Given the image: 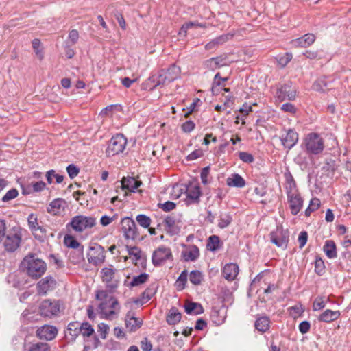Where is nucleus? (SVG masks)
I'll list each match as a JSON object with an SVG mask.
<instances>
[{
	"label": "nucleus",
	"instance_id": "338daca9",
	"mask_svg": "<svg viewBox=\"0 0 351 351\" xmlns=\"http://www.w3.org/2000/svg\"><path fill=\"white\" fill-rule=\"evenodd\" d=\"M280 109L285 112H289L292 114H295L297 110L295 106L291 103H286L282 104Z\"/></svg>",
	"mask_w": 351,
	"mask_h": 351
},
{
	"label": "nucleus",
	"instance_id": "2eb2a0df",
	"mask_svg": "<svg viewBox=\"0 0 351 351\" xmlns=\"http://www.w3.org/2000/svg\"><path fill=\"white\" fill-rule=\"evenodd\" d=\"M182 246L184 249L182 250L181 256L185 261L194 262L199 258L200 252L196 245L183 244Z\"/></svg>",
	"mask_w": 351,
	"mask_h": 351
},
{
	"label": "nucleus",
	"instance_id": "680f3d73",
	"mask_svg": "<svg viewBox=\"0 0 351 351\" xmlns=\"http://www.w3.org/2000/svg\"><path fill=\"white\" fill-rule=\"evenodd\" d=\"M226 80H227V78L221 77L220 76V73H217L215 75V77H214V81H213V87H212L213 93H215L216 86H219L221 85V82H225Z\"/></svg>",
	"mask_w": 351,
	"mask_h": 351
},
{
	"label": "nucleus",
	"instance_id": "1a4fd4ad",
	"mask_svg": "<svg viewBox=\"0 0 351 351\" xmlns=\"http://www.w3.org/2000/svg\"><path fill=\"white\" fill-rule=\"evenodd\" d=\"M270 240L272 243L278 247L286 249L289 240V232L282 227H277L276 229L269 234Z\"/></svg>",
	"mask_w": 351,
	"mask_h": 351
},
{
	"label": "nucleus",
	"instance_id": "0e129e2a",
	"mask_svg": "<svg viewBox=\"0 0 351 351\" xmlns=\"http://www.w3.org/2000/svg\"><path fill=\"white\" fill-rule=\"evenodd\" d=\"M176 204L170 201H167L164 204H158L159 208L165 212H169L176 208Z\"/></svg>",
	"mask_w": 351,
	"mask_h": 351
},
{
	"label": "nucleus",
	"instance_id": "f257e3e1",
	"mask_svg": "<svg viewBox=\"0 0 351 351\" xmlns=\"http://www.w3.org/2000/svg\"><path fill=\"white\" fill-rule=\"evenodd\" d=\"M96 299L100 301L98 311L101 318L111 320L118 316L120 311L119 302L114 296L108 294L107 291H97Z\"/></svg>",
	"mask_w": 351,
	"mask_h": 351
},
{
	"label": "nucleus",
	"instance_id": "2f4dec72",
	"mask_svg": "<svg viewBox=\"0 0 351 351\" xmlns=\"http://www.w3.org/2000/svg\"><path fill=\"white\" fill-rule=\"evenodd\" d=\"M232 37V35L230 34H223L213 39L211 41L205 45V49L206 50H211L218 47L220 45H223L228 40H229Z\"/></svg>",
	"mask_w": 351,
	"mask_h": 351
},
{
	"label": "nucleus",
	"instance_id": "412c9836",
	"mask_svg": "<svg viewBox=\"0 0 351 351\" xmlns=\"http://www.w3.org/2000/svg\"><path fill=\"white\" fill-rule=\"evenodd\" d=\"M125 326L130 332H134L141 328L143 320L134 317L133 312H128L125 319Z\"/></svg>",
	"mask_w": 351,
	"mask_h": 351
},
{
	"label": "nucleus",
	"instance_id": "dca6fc26",
	"mask_svg": "<svg viewBox=\"0 0 351 351\" xmlns=\"http://www.w3.org/2000/svg\"><path fill=\"white\" fill-rule=\"evenodd\" d=\"M56 286V280L51 276H46L37 283V292L39 295H44L49 291L53 290Z\"/></svg>",
	"mask_w": 351,
	"mask_h": 351
},
{
	"label": "nucleus",
	"instance_id": "603ef678",
	"mask_svg": "<svg viewBox=\"0 0 351 351\" xmlns=\"http://www.w3.org/2000/svg\"><path fill=\"white\" fill-rule=\"evenodd\" d=\"M19 195V191L16 189H12L9 190L1 198L3 202H9L15 199Z\"/></svg>",
	"mask_w": 351,
	"mask_h": 351
},
{
	"label": "nucleus",
	"instance_id": "393cba45",
	"mask_svg": "<svg viewBox=\"0 0 351 351\" xmlns=\"http://www.w3.org/2000/svg\"><path fill=\"white\" fill-rule=\"evenodd\" d=\"M65 204L66 202L64 199L61 198H58L53 200L50 203V204L47 208V210L49 213L51 215H58L61 214L64 211Z\"/></svg>",
	"mask_w": 351,
	"mask_h": 351
},
{
	"label": "nucleus",
	"instance_id": "6ab92c4d",
	"mask_svg": "<svg viewBox=\"0 0 351 351\" xmlns=\"http://www.w3.org/2000/svg\"><path fill=\"white\" fill-rule=\"evenodd\" d=\"M291 213L296 215L299 213L303 206V199L300 193L287 196Z\"/></svg>",
	"mask_w": 351,
	"mask_h": 351
},
{
	"label": "nucleus",
	"instance_id": "e2e57ef3",
	"mask_svg": "<svg viewBox=\"0 0 351 351\" xmlns=\"http://www.w3.org/2000/svg\"><path fill=\"white\" fill-rule=\"evenodd\" d=\"M109 331V326L104 323H100L98 325V332L99 333V335L101 338L106 339V335L108 334Z\"/></svg>",
	"mask_w": 351,
	"mask_h": 351
},
{
	"label": "nucleus",
	"instance_id": "aec40b11",
	"mask_svg": "<svg viewBox=\"0 0 351 351\" xmlns=\"http://www.w3.org/2000/svg\"><path fill=\"white\" fill-rule=\"evenodd\" d=\"M316 39L313 34H306L302 37L291 40V44L294 47H308L313 44Z\"/></svg>",
	"mask_w": 351,
	"mask_h": 351
},
{
	"label": "nucleus",
	"instance_id": "4be33fe9",
	"mask_svg": "<svg viewBox=\"0 0 351 351\" xmlns=\"http://www.w3.org/2000/svg\"><path fill=\"white\" fill-rule=\"evenodd\" d=\"M227 310L224 307H213L210 313L212 322L217 326L221 325L226 319Z\"/></svg>",
	"mask_w": 351,
	"mask_h": 351
},
{
	"label": "nucleus",
	"instance_id": "bf43d9fd",
	"mask_svg": "<svg viewBox=\"0 0 351 351\" xmlns=\"http://www.w3.org/2000/svg\"><path fill=\"white\" fill-rule=\"evenodd\" d=\"M292 57L293 56L291 53H286L284 56L277 58L278 63L281 67H285L291 60Z\"/></svg>",
	"mask_w": 351,
	"mask_h": 351
},
{
	"label": "nucleus",
	"instance_id": "f8f14e48",
	"mask_svg": "<svg viewBox=\"0 0 351 351\" xmlns=\"http://www.w3.org/2000/svg\"><path fill=\"white\" fill-rule=\"evenodd\" d=\"M39 311L40 315L47 317L57 315L60 312L59 301L45 300L40 304Z\"/></svg>",
	"mask_w": 351,
	"mask_h": 351
},
{
	"label": "nucleus",
	"instance_id": "72a5a7b5",
	"mask_svg": "<svg viewBox=\"0 0 351 351\" xmlns=\"http://www.w3.org/2000/svg\"><path fill=\"white\" fill-rule=\"evenodd\" d=\"M341 315L339 311H332L327 309L324 311L318 317L320 322L329 323L332 321L337 320Z\"/></svg>",
	"mask_w": 351,
	"mask_h": 351
},
{
	"label": "nucleus",
	"instance_id": "ddd939ff",
	"mask_svg": "<svg viewBox=\"0 0 351 351\" xmlns=\"http://www.w3.org/2000/svg\"><path fill=\"white\" fill-rule=\"evenodd\" d=\"M121 231L127 239L134 240L138 235L135 222L130 217L121 220Z\"/></svg>",
	"mask_w": 351,
	"mask_h": 351
},
{
	"label": "nucleus",
	"instance_id": "b1692460",
	"mask_svg": "<svg viewBox=\"0 0 351 351\" xmlns=\"http://www.w3.org/2000/svg\"><path fill=\"white\" fill-rule=\"evenodd\" d=\"M298 134L293 130H289L285 136L281 139L282 143L285 147L291 149L298 142Z\"/></svg>",
	"mask_w": 351,
	"mask_h": 351
},
{
	"label": "nucleus",
	"instance_id": "69168bd1",
	"mask_svg": "<svg viewBox=\"0 0 351 351\" xmlns=\"http://www.w3.org/2000/svg\"><path fill=\"white\" fill-rule=\"evenodd\" d=\"M209 173H210V167L208 166L203 168L201 171L200 178L202 180V182L205 185L209 183V181L208 179Z\"/></svg>",
	"mask_w": 351,
	"mask_h": 351
},
{
	"label": "nucleus",
	"instance_id": "cd10ccee",
	"mask_svg": "<svg viewBox=\"0 0 351 351\" xmlns=\"http://www.w3.org/2000/svg\"><path fill=\"white\" fill-rule=\"evenodd\" d=\"M226 59L223 56H220L215 58H211L206 60L204 63L205 67L209 70L215 71L226 65Z\"/></svg>",
	"mask_w": 351,
	"mask_h": 351
},
{
	"label": "nucleus",
	"instance_id": "6e6552de",
	"mask_svg": "<svg viewBox=\"0 0 351 351\" xmlns=\"http://www.w3.org/2000/svg\"><path fill=\"white\" fill-rule=\"evenodd\" d=\"M27 223L29 228L34 237L40 241L43 240L46 236V229L37 215L33 213L30 214L27 217Z\"/></svg>",
	"mask_w": 351,
	"mask_h": 351
},
{
	"label": "nucleus",
	"instance_id": "c85d7f7f",
	"mask_svg": "<svg viewBox=\"0 0 351 351\" xmlns=\"http://www.w3.org/2000/svg\"><path fill=\"white\" fill-rule=\"evenodd\" d=\"M80 324L78 322H73L69 324L65 332V336L71 341H73L80 334Z\"/></svg>",
	"mask_w": 351,
	"mask_h": 351
},
{
	"label": "nucleus",
	"instance_id": "7c9ffc66",
	"mask_svg": "<svg viewBox=\"0 0 351 351\" xmlns=\"http://www.w3.org/2000/svg\"><path fill=\"white\" fill-rule=\"evenodd\" d=\"M164 226L167 233L171 235L178 234L179 232V228L176 226V220L175 217L169 215L167 216L164 221Z\"/></svg>",
	"mask_w": 351,
	"mask_h": 351
},
{
	"label": "nucleus",
	"instance_id": "3c124183",
	"mask_svg": "<svg viewBox=\"0 0 351 351\" xmlns=\"http://www.w3.org/2000/svg\"><path fill=\"white\" fill-rule=\"evenodd\" d=\"M29 351H50V347L47 343L38 342L32 344Z\"/></svg>",
	"mask_w": 351,
	"mask_h": 351
},
{
	"label": "nucleus",
	"instance_id": "de8ad7c7",
	"mask_svg": "<svg viewBox=\"0 0 351 351\" xmlns=\"http://www.w3.org/2000/svg\"><path fill=\"white\" fill-rule=\"evenodd\" d=\"M188 272L186 270L182 271L176 280V285L178 289H183L187 282Z\"/></svg>",
	"mask_w": 351,
	"mask_h": 351
},
{
	"label": "nucleus",
	"instance_id": "8fccbe9b",
	"mask_svg": "<svg viewBox=\"0 0 351 351\" xmlns=\"http://www.w3.org/2000/svg\"><path fill=\"white\" fill-rule=\"evenodd\" d=\"M80 334L84 337H90L94 333V329L90 324L87 322L80 324Z\"/></svg>",
	"mask_w": 351,
	"mask_h": 351
},
{
	"label": "nucleus",
	"instance_id": "0eeeda50",
	"mask_svg": "<svg viewBox=\"0 0 351 351\" xmlns=\"http://www.w3.org/2000/svg\"><path fill=\"white\" fill-rule=\"evenodd\" d=\"M70 226L77 232L91 228L96 224V219L92 216L77 215L72 218Z\"/></svg>",
	"mask_w": 351,
	"mask_h": 351
},
{
	"label": "nucleus",
	"instance_id": "7ed1b4c3",
	"mask_svg": "<svg viewBox=\"0 0 351 351\" xmlns=\"http://www.w3.org/2000/svg\"><path fill=\"white\" fill-rule=\"evenodd\" d=\"M22 265L26 268L28 275L34 278H40L46 270L45 263L34 256H26Z\"/></svg>",
	"mask_w": 351,
	"mask_h": 351
},
{
	"label": "nucleus",
	"instance_id": "5fc2aeb1",
	"mask_svg": "<svg viewBox=\"0 0 351 351\" xmlns=\"http://www.w3.org/2000/svg\"><path fill=\"white\" fill-rule=\"evenodd\" d=\"M325 271V265L320 257H317L315 261V272L318 275H322Z\"/></svg>",
	"mask_w": 351,
	"mask_h": 351
},
{
	"label": "nucleus",
	"instance_id": "9d476101",
	"mask_svg": "<svg viewBox=\"0 0 351 351\" xmlns=\"http://www.w3.org/2000/svg\"><path fill=\"white\" fill-rule=\"evenodd\" d=\"M105 250L98 244H95L89 247L87 253V259L90 264L95 266L102 264L105 261Z\"/></svg>",
	"mask_w": 351,
	"mask_h": 351
},
{
	"label": "nucleus",
	"instance_id": "423d86ee",
	"mask_svg": "<svg viewBox=\"0 0 351 351\" xmlns=\"http://www.w3.org/2000/svg\"><path fill=\"white\" fill-rule=\"evenodd\" d=\"M127 143V138L122 134L113 136L110 140L106 150L107 156L111 157L122 153L125 149Z\"/></svg>",
	"mask_w": 351,
	"mask_h": 351
},
{
	"label": "nucleus",
	"instance_id": "4d7b16f0",
	"mask_svg": "<svg viewBox=\"0 0 351 351\" xmlns=\"http://www.w3.org/2000/svg\"><path fill=\"white\" fill-rule=\"evenodd\" d=\"M128 254L133 257L135 261H140L141 258V251L137 247H127Z\"/></svg>",
	"mask_w": 351,
	"mask_h": 351
},
{
	"label": "nucleus",
	"instance_id": "4468645a",
	"mask_svg": "<svg viewBox=\"0 0 351 351\" xmlns=\"http://www.w3.org/2000/svg\"><path fill=\"white\" fill-rule=\"evenodd\" d=\"M5 239L4 241V247L7 251L14 252L20 245L21 241V233L16 231H10L5 234Z\"/></svg>",
	"mask_w": 351,
	"mask_h": 351
},
{
	"label": "nucleus",
	"instance_id": "a18cd8bd",
	"mask_svg": "<svg viewBox=\"0 0 351 351\" xmlns=\"http://www.w3.org/2000/svg\"><path fill=\"white\" fill-rule=\"evenodd\" d=\"M156 292V287L154 285H152L147 287L141 294L143 302L149 301L155 295Z\"/></svg>",
	"mask_w": 351,
	"mask_h": 351
},
{
	"label": "nucleus",
	"instance_id": "473e14b6",
	"mask_svg": "<svg viewBox=\"0 0 351 351\" xmlns=\"http://www.w3.org/2000/svg\"><path fill=\"white\" fill-rule=\"evenodd\" d=\"M226 184L230 187L243 188L245 180L238 173H233L226 179Z\"/></svg>",
	"mask_w": 351,
	"mask_h": 351
},
{
	"label": "nucleus",
	"instance_id": "bb28decb",
	"mask_svg": "<svg viewBox=\"0 0 351 351\" xmlns=\"http://www.w3.org/2000/svg\"><path fill=\"white\" fill-rule=\"evenodd\" d=\"M149 81L154 83V87L167 84L171 81L165 73V70H161L157 74L153 75L149 78Z\"/></svg>",
	"mask_w": 351,
	"mask_h": 351
},
{
	"label": "nucleus",
	"instance_id": "39448f33",
	"mask_svg": "<svg viewBox=\"0 0 351 351\" xmlns=\"http://www.w3.org/2000/svg\"><path fill=\"white\" fill-rule=\"evenodd\" d=\"M173 261V256L170 247L165 245L159 246L152 253V262L155 267H161L167 261Z\"/></svg>",
	"mask_w": 351,
	"mask_h": 351
},
{
	"label": "nucleus",
	"instance_id": "6e6d98bb",
	"mask_svg": "<svg viewBox=\"0 0 351 351\" xmlns=\"http://www.w3.org/2000/svg\"><path fill=\"white\" fill-rule=\"evenodd\" d=\"M232 222V217L229 214L221 215L219 218L218 226L220 228H225Z\"/></svg>",
	"mask_w": 351,
	"mask_h": 351
},
{
	"label": "nucleus",
	"instance_id": "79ce46f5",
	"mask_svg": "<svg viewBox=\"0 0 351 351\" xmlns=\"http://www.w3.org/2000/svg\"><path fill=\"white\" fill-rule=\"evenodd\" d=\"M219 238L217 235L210 236L207 242V249L211 252H215L219 248Z\"/></svg>",
	"mask_w": 351,
	"mask_h": 351
},
{
	"label": "nucleus",
	"instance_id": "49530a36",
	"mask_svg": "<svg viewBox=\"0 0 351 351\" xmlns=\"http://www.w3.org/2000/svg\"><path fill=\"white\" fill-rule=\"evenodd\" d=\"M165 73L169 77L170 80L173 82L178 77L180 73V69L176 64H172L167 70H165Z\"/></svg>",
	"mask_w": 351,
	"mask_h": 351
},
{
	"label": "nucleus",
	"instance_id": "c756f323",
	"mask_svg": "<svg viewBox=\"0 0 351 351\" xmlns=\"http://www.w3.org/2000/svg\"><path fill=\"white\" fill-rule=\"evenodd\" d=\"M141 184V182L136 180L134 178H123L121 180L123 189L134 193Z\"/></svg>",
	"mask_w": 351,
	"mask_h": 351
},
{
	"label": "nucleus",
	"instance_id": "13d9d810",
	"mask_svg": "<svg viewBox=\"0 0 351 351\" xmlns=\"http://www.w3.org/2000/svg\"><path fill=\"white\" fill-rule=\"evenodd\" d=\"M326 306V301L324 297H317L313 304V310L317 311L323 309Z\"/></svg>",
	"mask_w": 351,
	"mask_h": 351
},
{
	"label": "nucleus",
	"instance_id": "c03bdc74",
	"mask_svg": "<svg viewBox=\"0 0 351 351\" xmlns=\"http://www.w3.org/2000/svg\"><path fill=\"white\" fill-rule=\"evenodd\" d=\"M64 243L72 250L82 247V245L71 235L66 234L64 238Z\"/></svg>",
	"mask_w": 351,
	"mask_h": 351
},
{
	"label": "nucleus",
	"instance_id": "9b49d317",
	"mask_svg": "<svg viewBox=\"0 0 351 351\" xmlns=\"http://www.w3.org/2000/svg\"><path fill=\"white\" fill-rule=\"evenodd\" d=\"M276 97L280 101H283L286 99L290 101L295 100L296 97V88L292 86L291 82L280 84L276 89Z\"/></svg>",
	"mask_w": 351,
	"mask_h": 351
},
{
	"label": "nucleus",
	"instance_id": "a211bd4d",
	"mask_svg": "<svg viewBox=\"0 0 351 351\" xmlns=\"http://www.w3.org/2000/svg\"><path fill=\"white\" fill-rule=\"evenodd\" d=\"M58 334V330L55 326L44 325L36 330V335L40 339L50 341L53 339Z\"/></svg>",
	"mask_w": 351,
	"mask_h": 351
},
{
	"label": "nucleus",
	"instance_id": "09e8293b",
	"mask_svg": "<svg viewBox=\"0 0 351 351\" xmlns=\"http://www.w3.org/2000/svg\"><path fill=\"white\" fill-rule=\"evenodd\" d=\"M136 219L138 223L144 228H149L152 221L149 217L143 214L137 215Z\"/></svg>",
	"mask_w": 351,
	"mask_h": 351
},
{
	"label": "nucleus",
	"instance_id": "37998d69",
	"mask_svg": "<svg viewBox=\"0 0 351 351\" xmlns=\"http://www.w3.org/2000/svg\"><path fill=\"white\" fill-rule=\"evenodd\" d=\"M328 84L325 78H319L313 84V90L319 92H325L329 90Z\"/></svg>",
	"mask_w": 351,
	"mask_h": 351
},
{
	"label": "nucleus",
	"instance_id": "c9c22d12",
	"mask_svg": "<svg viewBox=\"0 0 351 351\" xmlns=\"http://www.w3.org/2000/svg\"><path fill=\"white\" fill-rule=\"evenodd\" d=\"M69 258L73 264H78L84 261V246L71 250L69 252Z\"/></svg>",
	"mask_w": 351,
	"mask_h": 351
},
{
	"label": "nucleus",
	"instance_id": "774afa93",
	"mask_svg": "<svg viewBox=\"0 0 351 351\" xmlns=\"http://www.w3.org/2000/svg\"><path fill=\"white\" fill-rule=\"evenodd\" d=\"M66 171L71 178H74L79 173V169L73 164L69 165L66 167Z\"/></svg>",
	"mask_w": 351,
	"mask_h": 351
},
{
	"label": "nucleus",
	"instance_id": "f03ea898",
	"mask_svg": "<svg viewBox=\"0 0 351 351\" xmlns=\"http://www.w3.org/2000/svg\"><path fill=\"white\" fill-rule=\"evenodd\" d=\"M121 271L114 268L112 265L104 267L101 270V278L107 289L114 291L119 287L121 280Z\"/></svg>",
	"mask_w": 351,
	"mask_h": 351
},
{
	"label": "nucleus",
	"instance_id": "20e7f679",
	"mask_svg": "<svg viewBox=\"0 0 351 351\" xmlns=\"http://www.w3.org/2000/svg\"><path fill=\"white\" fill-rule=\"evenodd\" d=\"M304 145L307 154L317 155L321 154L325 147L323 138L317 133L311 132L304 138Z\"/></svg>",
	"mask_w": 351,
	"mask_h": 351
},
{
	"label": "nucleus",
	"instance_id": "e433bc0d",
	"mask_svg": "<svg viewBox=\"0 0 351 351\" xmlns=\"http://www.w3.org/2000/svg\"><path fill=\"white\" fill-rule=\"evenodd\" d=\"M185 311L189 315H199L204 312L202 306L196 302H189L184 305Z\"/></svg>",
	"mask_w": 351,
	"mask_h": 351
},
{
	"label": "nucleus",
	"instance_id": "58836bf2",
	"mask_svg": "<svg viewBox=\"0 0 351 351\" xmlns=\"http://www.w3.org/2000/svg\"><path fill=\"white\" fill-rule=\"evenodd\" d=\"M324 251L329 258H334L337 256L336 245L332 240H328L326 241L324 245Z\"/></svg>",
	"mask_w": 351,
	"mask_h": 351
},
{
	"label": "nucleus",
	"instance_id": "f704fd0d",
	"mask_svg": "<svg viewBox=\"0 0 351 351\" xmlns=\"http://www.w3.org/2000/svg\"><path fill=\"white\" fill-rule=\"evenodd\" d=\"M270 324L271 322L268 317L261 316L256 319L254 326L258 331L263 333L269 330L270 328Z\"/></svg>",
	"mask_w": 351,
	"mask_h": 351
},
{
	"label": "nucleus",
	"instance_id": "ea45409f",
	"mask_svg": "<svg viewBox=\"0 0 351 351\" xmlns=\"http://www.w3.org/2000/svg\"><path fill=\"white\" fill-rule=\"evenodd\" d=\"M181 319V313L176 308H171L167 317V322L169 324L175 325Z\"/></svg>",
	"mask_w": 351,
	"mask_h": 351
},
{
	"label": "nucleus",
	"instance_id": "052dcab7",
	"mask_svg": "<svg viewBox=\"0 0 351 351\" xmlns=\"http://www.w3.org/2000/svg\"><path fill=\"white\" fill-rule=\"evenodd\" d=\"M239 157L241 160L245 163L250 164L254 161L253 155L246 152H239Z\"/></svg>",
	"mask_w": 351,
	"mask_h": 351
},
{
	"label": "nucleus",
	"instance_id": "5701e85b",
	"mask_svg": "<svg viewBox=\"0 0 351 351\" xmlns=\"http://www.w3.org/2000/svg\"><path fill=\"white\" fill-rule=\"evenodd\" d=\"M284 176L285 178V189L287 195L300 193L292 174L289 171H287L285 173Z\"/></svg>",
	"mask_w": 351,
	"mask_h": 351
},
{
	"label": "nucleus",
	"instance_id": "a19ab883",
	"mask_svg": "<svg viewBox=\"0 0 351 351\" xmlns=\"http://www.w3.org/2000/svg\"><path fill=\"white\" fill-rule=\"evenodd\" d=\"M149 278V274L147 273L141 274L138 276H134L132 280L130 283L132 287H137L145 283Z\"/></svg>",
	"mask_w": 351,
	"mask_h": 351
},
{
	"label": "nucleus",
	"instance_id": "f3484780",
	"mask_svg": "<svg viewBox=\"0 0 351 351\" xmlns=\"http://www.w3.org/2000/svg\"><path fill=\"white\" fill-rule=\"evenodd\" d=\"M201 194L202 192L198 184H190L187 186L186 190V204H189L199 202Z\"/></svg>",
	"mask_w": 351,
	"mask_h": 351
},
{
	"label": "nucleus",
	"instance_id": "a878e982",
	"mask_svg": "<svg viewBox=\"0 0 351 351\" xmlns=\"http://www.w3.org/2000/svg\"><path fill=\"white\" fill-rule=\"evenodd\" d=\"M239 273V267L234 263L226 264L222 270L223 277L229 280H233Z\"/></svg>",
	"mask_w": 351,
	"mask_h": 351
},
{
	"label": "nucleus",
	"instance_id": "4c0bfd02",
	"mask_svg": "<svg viewBox=\"0 0 351 351\" xmlns=\"http://www.w3.org/2000/svg\"><path fill=\"white\" fill-rule=\"evenodd\" d=\"M40 314L36 313L32 309H25L22 315H21V319L22 321L25 323H29V322H37L39 319V316Z\"/></svg>",
	"mask_w": 351,
	"mask_h": 351
},
{
	"label": "nucleus",
	"instance_id": "864d4df0",
	"mask_svg": "<svg viewBox=\"0 0 351 351\" xmlns=\"http://www.w3.org/2000/svg\"><path fill=\"white\" fill-rule=\"evenodd\" d=\"M202 280V273L199 271H192L189 275V280L193 285H199Z\"/></svg>",
	"mask_w": 351,
	"mask_h": 351
}]
</instances>
